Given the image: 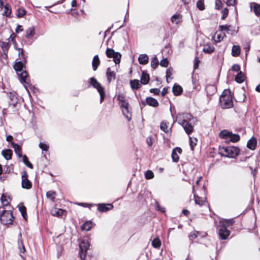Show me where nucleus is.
<instances>
[{
  "label": "nucleus",
  "instance_id": "4c0bfd02",
  "mask_svg": "<svg viewBox=\"0 0 260 260\" xmlns=\"http://www.w3.org/2000/svg\"><path fill=\"white\" fill-rule=\"evenodd\" d=\"M240 53V48L239 46L234 45L232 49V55L233 56H237Z\"/></svg>",
  "mask_w": 260,
  "mask_h": 260
},
{
  "label": "nucleus",
  "instance_id": "1a4fd4ad",
  "mask_svg": "<svg viewBox=\"0 0 260 260\" xmlns=\"http://www.w3.org/2000/svg\"><path fill=\"white\" fill-rule=\"evenodd\" d=\"M21 186L22 188L27 189H30L32 187L31 183L28 179V175L25 171L23 172L21 175Z\"/></svg>",
  "mask_w": 260,
  "mask_h": 260
},
{
  "label": "nucleus",
  "instance_id": "c9c22d12",
  "mask_svg": "<svg viewBox=\"0 0 260 260\" xmlns=\"http://www.w3.org/2000/svg\"><path fill=\"white\" fill-rule=\"evenodd\" d=\"M131 87L133 89H138L140 87V84L138 80L135 79L130 81Z\"/></svg>",
  "mask_w": 260,
  "mask_h": 260
},
{
  "label": "nucleus",
  "instance_id": "a19ab883",
  "mask_svg": "<svg viewBox=\"0 0 260 260\" xmlns=\"http://www.w3.org/2000/svg\"><path fill=\"white\" fill-rule=\"evenodd\" d=\"M160 129L164 132L168 133L171 129V127H169V123L162 121L160 124Z\"/></svg>",
  "mask_w": 260,
  "mask_h": 260
},
{
  "label": "nucleus",
  "instance_id": "6e6552de",
  "mask_svg": "<svg viewBox=\"0 0 260 260\" xmlns=\"http://www.w3.org/2000/svg\"><path fill=\"white\" fill-rule=\"evenodd\" d=\"M106 55L109 58H113L114 62L118 64L120 62L121 55L118 52H115L113 49L108 48L106 51Z\"/></svg>",
  "mask_w": 260,
  "mask_h": 260
},
{
  "label": "nucleus",
  "instance_id": "4d7b16f0",
  "mask_svg": "<svg viewBox=\"0 0 260 260\" xmlns=\"http://www.w3.org/2000/svg\"><path fill=\"white\" fill-rule=\"evenodd\" d=\"M215 35H217V39L216 40V42L221 41L223 39L224 36H225L224 34H222V31H221L219 32L217 31L215 34Z\"/></svg>",
  "mask_w": 260,
  "mask_h": 260
},
{
  "label": "nucleus",
  "instance_id": "9d476101",
  "mask_svg": "<svg viewBox=\"0 0 260 260\" xmlns=\"http://www.w3.org/2000/svg\"><path fill=\"white\" fill-rule=\"evenodd\" d=\"M113 208V206L111 204H99L98 205V210L101 212H106Z\"/></svg>",
  "mask_w": 260,
  "mask_h": 260
},
{
  "label": "nucleus",
  "instance_id": "3c124183",
  "mask_svg": "<svg viewBox=\"0 0 260 260\" xmlns=\"http://www.w3.org/2000/svg\"><path fill=\"white\" fill-rule=\"evenodd\" d=\"M1 202L3 206H8L9 205V202L7 198L4 194H3L1 197Z\"/></svg>",
  "mask_w": 260,
  "mask_h": 260
},
{
  "label": "nucleus",
  "instance_id": "5fc2aeb1",
  "mask_svg": "<svg viewBox=\"0 0 260 260\" xmlns=\"http://www.w3.org/2000/svg\"><path fill=\"white\" fill-rule=\"evenodd\" d=\"M155 208L156 210H158L162 213H164L165 212V208L164 207H161L158 203L156 201L155 202Z\"/></svg>",
  "mask_w": 260,
  "mask_h": 260
},
{
  "label": "nucleus",
  "instance_id": "393cba45",
  "mask_svg": "<svg viewBox=\"0 0 260 260\" xmlns=\"http://www.w3.org/2000/svg\"><path fill=\"white\" fill-rule=\"evenodd\" d=\"M100 63V60L98 55H95L92 59V66L93 71L96 70Z\"/></svg>",
  "mask_w": 260,
  "mask_h": 260
},
{
  "label": "nucleus",
  "instance_id": "72a5a7b5",
  "mask_svg": "<svg viewBox=\"0 0 260 260\" xmlns=\"http://www.w3.org/2000/svg\"><path fill=\"white\" fill-rule=\"evenodd\" d=\"M92 225L93 224L91 221H86L82 225L81 229L83 231H88L92 228Z\"/></svg>",
  "mask_w": 260,
  "mask_h": 260
},
{
  "label": "nucleus",
  "instance_id": "de8ad7c7",
  "mask_svg": "<svg viewBox=\"0 0 260 260\" xmlns=\"http://www.w3.org/2000/svg\"><path fill=\"white\" fill-rule=\"evenodd\" d=\"M199 232L196 231H193L190 233L189 235V238L190 240H193L196 238H197L199 235Z\"/></svg>",
  "mask_w": 260,
  "mask_h": 260
},
{
  "label": "nucleus",
  "instance_id": "20e7f679",
  "mask_svg": "<svg viewBox=\"0 0 260 260\" xmlns=\"http://www.w3.org/2000/svg\"><path fill=\"white\" fill-rule=\"evenodd\" d=\"M221 155L231 158H234L239 153L238 148L234 146L222 147L219 148Z\"/></svg>",
  "mask_w": 260,
  "mask_h": 260
},
{
  "label": "nucleus",
  "instance_id": "0e129e2a",
  "mask_svg": "<svg viewBox=\"0 0 260 260\" xmlns=\"http://www.w3.org/2000/svg\"><path fill=\"white\" fill-rule=\"evenodd\" d=\"M228 13L229 11L227 8H225L222 11V19H224L228 16Z\"/></svg>",
  "mask_w": 260,
  "mask_h": 260
},
{
  "label": "nucleus",
  "instance_id": "49530a36",
  "mask_svg": "<svg viewBox=\"0 0 260 260\" xmlns=\"http://www.w3.org/2000/svg\"><path fill=\"white\" fill-rule=\"evenodd\" d=\"M23 162L28 168L30 169L33 168L32 165L29 162L28 159L26 155L23 156Z\"/></svg>",
  "mask_w": 260,
  "mask_h": 260
},
{
  "label": "nucleus",
  "instance_id": "774afa93",
  "mask_svg": "<svg viewBox=\"0 0 260 260\" xmlns=\"http://www.w3.org/2000/svg\"><path fill=\"white\" fill-rule=\"evenodd\" d=\"M150 92L151 93H154L155 95H157V94H159V93L160 92V90H159V89H158L157 88H151L150 90Z\"/></svg>",
  "mask_w": 260,
  "mask_h": 260
},
{
  "label": "nucleus",
  "instance_id": "5701e85b",
  "mask_svg": "<svg viewBox=\"0 0 260 260\" xmlns=\"http://www.w3.org/2000/svg\"><path fill=\"white\" fill-rule=\"evenodd\" d=\"M35 34V29L34 26L28 27L26 30V38L28 39L32 38Z\"/></svg>",
  "mask_w": 260,
  "mask_h": 260
},
{
  "label": "nucleus",
  "instance_id": "b1692460",
  "mask_svg": "<svg viewBox=\"0 0 260 260\" xmlns=\"http://www.w3.org/2000/svg\"><path fill=\"white\" fill-rule=\"evenodd\" d=\"M250 7L253 8V11L257 16H260V5L255 3H252L250 4Z\"/></svg>",
  "mask_w": 260,
  "mask_h": 260
},
{
  "label": "nucleus",
  "instance_id": "4be33fe9",
  "mask_svg": "<svg viewBox=\"0 0 260 260\" xmlns=\"http://www.w3.org/2000/svg\"><path fill=\"white\" fill-rule=\"evenodd\" d=\"M232 132L228 130H223L219 133L220 138L226 140V141H229L231 134Z\"/></svg>",
  "mask_w": 260,
  "mask_h": 260
},
{
  "label": "nucleus",
  "instance_id": "79ce46f5",
  "mask_svg": "<svg viewBox=\"0 0 260 260\" xmlns=\"http://www.w3.org/2000/svg\"><path fill=\"white\" fill-rule=\"evenodd\" d=\"M240 140V136L239 135L233 134L231 133L229 141L235 143Z\"/></svg>",
  "mask_w": 260,
  "mask_h": 260
},
{
  "label": "nucleus",
  "instance_id": "6ab92c4d",
  "mask_svg": "<svg viewBox=\"0 0 260 260\" xmlns=\"http://www.w3.org/2000/svg\"><path fill=\"white\" fill-rule=\"evenodd\" d=\"M148 56L145 54L140 55L138 57V61L141 64H146L148 62Z\"/></svg>",
  "mask_w": 260,
  "mask_h": 260
},
{
  "label": "nucleus",
  "instance_id": "dca6fc26",
  "mask_svg": "<svg viewBox=\"0 0 260 260\" xmlns=\"http://www.w3.org/2000/svg\"><path fill=\"white\" fill-rule=\"evenodd\" d=\"M181 126L183 127L186 133L188 135L193 132V127L190 123H189V122L185 123L184 125L182 124Z\"/></svg>",
  "mask_w": 260,
  "mask_h": 260
},
{
  "label": "nucleus",
  "instance_id": "c756f323",
  "mask_svg": "<svg viewBox=\"0 0 260 260\" xmlns=\"http://www.w3.org/2000/svg\"><path fill=\"white\" fill-rule=\"evenodd\" d=\"M173 92L174 95H179L182 92V88L181 86L175 84L173 87Z\"/></svg>",
  "mask_w": 260,
  "mask_h": 260
},
{
  "label": "nucleus",
  "instance_id": "09e8293b",
  "mask_svg": "<svg viewBox=\"0 0 260 260\" xmlns=\"http://www.w3.org/2000/svg\"><path fill=\"white\" fill-rule=\"evenodd\" d=\"M197 8L201 11L205 9L204 0H199L197 3Z\"/></svg>",
  "mask_w": 260,
  "mask_h": 260
},
{
  "label": "nucleus",
  "instance_id": "a18cd8bd",
  "mask_svg": "<svg viewBox=\"0 0 260 260\" xmlns=\"http://www.w3.org/2000/svg\"><path fill=\"white\" fill-rule=\"evenodd\" d=\"M152 245L154 248H158L161 245V241L158 238H155L152 242Z\"/></svg>",
  "mask_w": 260,
  "mask_h": 260
},
{
  "label": "nucleus",
  "instance_id": "2f4dec72",
  "mask_svg": "<svg viewBox=\"0 0 260 260\" xmlns=\"http://www.w3.org/2000/svg\"><path fill=\"white\" fill-rule=\"evenodd\" d=\"M117 99L120 103V107L126 106L127 104H128V102L125 99L124 96L122 94H119L117 96Z\"/></svg>",
  "mask_w": 260,
  "mask_h": 260
},
{
  "label": "nucleus",
  "instance_id": "39448f33",
  "mask_svg": "<svg viewBox=\"0 0 260 260\" xmlns=\"http://www.w3.org/2000/svg\"><path fill=\"white\" fill-rule=\"evenodd\" d=\"M90 84L95 88L97 89L100 95V102L102 103L104 100L105 96V93L104 88L101 86L100 83L93 77L90 78Z\"/></svg>",
  "mask_w": 260,
  "mask_h": 260
},
{
  "label": "nucleus",
  "instance_id": "338daca9",
  "mask_svg": "<svg viewBox=\"0 0 260 260\" xmlns=\"http://www.w3.org/2000/svg\"><path fill=\"white\" fill-rule=\"evenodd\" d=\"M222 2L220 0H216L215 3L216 9H219L221 7Z\"/></svg>",
  "mask_w": 260,
  "mask_h": 260
},
{
  "label": "nucleus",
  "instance_id": "a878e982",
  "mask_svg": "<svg viewBox=\"0 0 260 260\" xmlns=\"http://www.w3.org/2000/svg\"><path fill=\"white\" fill-rule=\"evenodd\" d=\"M182 19L181 15L179 14H175L171 17V20L172 23L178 24L181 22Z\"/></svg>",
  "mask_w": 260,
  "mask_h": 260
},
{
  "label": "nucleus",
  "instance_id": "8fccbe9b",
  "mask_svg": "<svg viewBox=\"0 0 260 260\" xmlns=\"http://www.w3.org/2000/svg\"><path fill=\"white\" fill-rule=\"evenodd\" d=\"M197 140L196 138H192L189 137V144L191 150H193L194 147L196 145Z\"/></svg>",
  "mask_w": 260,
  "mask_h": 260
},
{
  "label": "nucleus",
  "instance_id": "13d9d810",
  "mask_svg": "<svg viewBox=\"0 0 260 260\" xmlns=\"http://www.w3.org/2000/svg\"><path fill=\"white\" fill-rule=\"evenodd\" d=\"M15 48L16 49H17L18 50H19V53H18L19 58L20 59H24V60L25 61V55H24L23 49H20V48L17 49L16 47H15Z\"/></svg>",
  "mask_w": 260,
  "mask_h": 260
},
{
  "label": "nucleus",
  "instance_id": "bf43d9fd",
  "mask_svg": "<svg viewBox=\"0 0 260 260\" xmlns=\"http://www.w3.org/2000/svg\"><path fill=\"white\" fill-rule=\"evenodd\" d=\"M192 84L193 85V88L196 90H199L200 89V85L198 83V82L196 80V79L194 77H192Z\"/></svg>",
  "mask_w": 260,
  "mask_h": 260
},
{
  "label": "nucleus",
  "instance_id": "f704fd0d",
  "mask_svg": "<svg viewBox=\"0 0 260 260\" xmlns=\"http://www.w3.org/2000/svg\"><path fill=\"white\" fill-rule=\"evenodd\" d=\"M215 48L214 46L209 44H206L204 46L203 50L204 52L207 53H211L214 51Z\"/></svg>",
  "mask_w": 260,
  "mask_h": 260
},
{
  "label": "nucleus",
  "instance_id": "69168bd1",
  "mask_svg": "<svg viewBox=\"0 0 260 260\" xmlns=\"http://www.w3.org/2000/svg\"><path fill=\"white\" fill-rule=\"evenodd\" d=\"M232 70L234 72H238L240 70V67L238 64H234L232 67Z\"/></svg>",
  "mask_w": 260,
  "mask_h": 260
},
{
  "label": "nucleus",
  "instance_id": "58836bf2",
  "mask_svg": "<svg viewBox=\"0 0 260 260\" xmlns=\"http://www.w3.org/2000/svg\"><path fill=\"white\" fill-rule=\"evenodd\" d=\"M159 64V61L156 56H154L151 60V67L153 69H155Z\"/></svg>",
  "mask_w": 260,
  "mask_h": 260
},
{
  "label": "nucleus",
  "instance_id": "e433bc0d",
  "mask_svg": "<svg viewBox=\"0 0 260 260\" xmlns=\"http://www.w3.org/2000/svg\"><path fill=\"white\" fill-rule=\"evenodd\" d=\"M234 223L233 219H222L220 221L219 223L221 226H227L232 224Z\"/></svg>",
  "mask_w": 260,
  "mask_h": 260
},
{
  "label": "nucleus",
  "instance_id": "423d86ee",
  "mask_svg": "<svg viewBox=\"0 0 260 260\" xmlns=\"http://www.w3.org/2000/svg\"><path fill=\"white\" fill-rule=\"evenodd\" d=\"M193 118V116L188 113H180L176 116L175 121L180 125L189 122Z\"/></svg>",
  "mask_w": 260,
  "mask_h": 260
},
{
  "label": "nucleus",
  "instance_id": "ddd939ff",
  "mask_svg": "<svg viewBox=\"0 0 260 260\" xmlns=\"http://www.w3.org/2000/svg\"><path fill=\"white\" fill-rule=\"evenodd\" d=\"M230 234V232L225 227H222L219 230V235L222 240L226 239Z\"/></svg>",
  "mask_w": 260,
  "mask_h": 260
},
{
  "label": "nucleus",
  "instance_id": "a211bd4d",
  "mask_svg": "<svg viewBox=\"0 0 260 260\" xmlns=\"http://www.w3.org/2000/svg\"><path fill=\"white\" fill-rule=\"evenodd\" d=\"M219 28L220 31H222L224 30L229 34H233V32L234 31V30L231 25H220L219 26Z\"/></svg>",
  "mask_w": 260,
  "mask_h": 260
},
{
  "label": "nucleus",
  "instance_id": "864d4df0",
  "mask_svg": "<svg viewBox=\"0 0 260 260\" xmlns=\"http://www.w3.org/2000/svg\"><path fill=\"white\" fill-rule=\"evenodd\" d=\"M145 176L146 179H150L154 177V174L151 170H147L145 173Z\"/></svg>",
  "mask_w": 260,
  "mask_h": 260
},
{
  "label": "nucleus",
  "instance_id": "603ef678",
  "mask_svg": "<svg viewBox=\"0 0 260 260\" xmlns=\"http://www.w3.org/2000/svg\"><path fill=\"white\" fill-rule=\"evenodd\" d=\"M19 210L20 212H21V215L23 216V217L26 220V208L24 206H22L19 207Z\"/></svg>",
  "mask_w": 260,
  "mask_h": 260
},
{
  "label": "nucleus",
  "instance_id": "cd10ccee",
  "mask_svg": "<svg viewBox=\"0 0 260 260\" xmlns=\"http://www.w3.org/2000/svg\"><path fill=\"white\" fill-rule=\"evenodd\" d=\"M47 198L54 203L56 198V192L54 191L49 190L46 193Z\"/></svg>",
  "mask_w": 260,
  "mask_h": 260
},
{
  "label": "nucleus",
  "instance_id": "4468645a",
  "mask_svg": "<svg viewBox=\"0 0 260 260\" xmlns=\"http://www.w3.org/2000/svg\"><path fill=\"white\" fill-rule=\"evenodd\" d=\"M146 103L150 106L153 107H156L158 106V102L157 101L153 98L148 97L146 99Z\"/></svg>",
  "mask_w": 260,
  "mask_h": 260
},
{
  "label": "nucleus",
  "instance_id": "2eb2a0df",
  "mask_svg": "<svg viewBox=\"0 0 260 260\" xmlns=\"http://www.w3.org/2000/svg\"><path fill=\"white\" fill-rule=\"evenodd\" d=\"M257 141L255 138L252 137L250 140H248L247 146L248 148L251 150H254L256 146Z\"/></svg>",
  "mask_w": 260,
  "mask_h": 260
},
{
  "label": "nucleus",
  "instance_id": "bb28decb",
  "mask_svg": "<svg viewBox=\"0 0 260 260\" xmlns=\"http://www.w3.org/2000/svg\"><path fill=\"white\" fill-rule=\"evenodd\" d=\"M13 148L14 149L15 153L18 155V156L20 157L22 156V151L21 148L19 145L17 144H15L13 142L11 143Z\"/></svg>",
  "mask_w": 260,
  "mask_h": 260
},
{
  "label": "nucleus",
  "instance_id": "c85d7f7f",
  "mask_svg": "<svg viewBox=\"0 0 260 260\" xmlns=\"http://www.w3.org/2000/svg\"><path fill=\"white\" fill-rule=\"evenodd\" d=\"M245 80V75L242 72H240L235 77V81L241 83Z\"/></svg>",
  "mask_w": 260,
  "mask_h": 260
},
{
  "label": "nucleus",
  "instance_id": "f8f14e48",
  "mask_svg": "<svg viewBox=\"0 0 260 260\" xmlns=\"http://www.w3.org/2000/svg\"><path fill=\"white\" fill-rule=\"evenodd\" d=\"M182 149L179 147H176L172 151V158L174 162H178L179 159V154H181Z\"/></svg>",
  "mask_w": 260,
  "mask_h": 260
},
{
  "label": "nucleus",
  "instance_id": "f257e3e1",
  "mask_svg": "<svg viewBox=\"0 0 260 260\" xmlns=\"http://www.w3.org/2000/svg\"><path fill=\"white\" fill-rule=\"evenodd\" d=\"M219 100L222 109H229L233 106L232 96L229 90H224L223 91Z\"/></svg>",
  "mask_w": 260,
  "mask_h": 260
},
{
  "label": "nucleus",
  "instance_id": "ea45409f",
  "mask_svg": "<svg viewBox=\"0 0 260 260\" xmlns=\"http://www.w3.org/2000/svg\"><path fill=\"white\" fill-rule=\"evenodd\" d=\"M8 96L11 101V104L15 106L17 102V99L15 94L13 92H10Z\"/></svg>",
  "mask_w": 260,
  "mask_h": 260
},
{
  "label": "nucleus",
  "instance_id": "c03bdc74",
  "mask_svg": "<svg viewBox=\"0 0 260 260\" xmlns=\"http://www.w3.org/2000/svg\"><path fill=\"white\" fill-rule=\"evenodd\" d=\"M26 14V11L22 8H20L17 9L16 15L18 17L21 18L24 16Z\"/></svg>",
  "mask_w": 260,
  "mask_h": 260
},
{
  "label": "nucleus",
  "instance_id": "473e14b6",
  "mask_svg": "<svg viewBox=\"0 0 260 260\" xmlns=\"http://www.w3.org/2000/svg\"><path fill=\"white\" fill-rule=\"evenodd\" d=\"M149 81V76L148 74L145 73L144 72H142V77L141 78V83L143 84H146L148 83Z\"/></svg>",
  "mask_w": 260,
  "mask_h": 260
},
{
  "label": "nucleus",
  "instance_id": "e2e57ef3",
  "mask_svg": "<svg viewBox=\"0 0 260 260\" xmlns=\"http://www.w3.org/2000/svg\"><path fill=\"white\" fill-rule=\"evenodd\" d=\"M169 64V61L167 58L162 59L160 62V64L161 67H167Z\"/></svg>",
  "mask_w": 260,
  "mask_h": 260
},
{
  "label": "nucleus",
  "instance_id": "f3484780",
  "mask_svg": "<svg viewBox=\"0 0 260 260\" xmlns=\"http://www.w3.org/2000/svg\"><path fill=\"white\" fill-rule=\"evenodd\" d=\"M106 76L109 82L115 79V73L112 71L110 68L107 69Z\"/></svg>",
  "mask_w": 260,
  "mask_h": 260
},
{
  "label": "nucleus",
  "instance_id": "052dcab7",
  "mask_svg": "<svg viewBox=\"0 0 260 260\" xmlns=\"http://www.w3.org/2000/svg\"><path fill=\"white\" fill-rule=\"evenodd\" d=\"M39 147L43 151H47L48 150L49 146L46 144L40 143Z\"/></svg>",
  "mask_w": 260,
  "mask_h": 260
},
{
  "label": "nucleus",
  "instance_id": "f03ea898",
  "mask_svg": "<svg viewBox=\"0 0 260 260\" xmlns=\"http://www.w3.org/2000/svg\"><path fill=\"white\" fill-rule=\"evenodd\" d=\"M23 67V63L21 61H18L14 64V69L17 72V74L20 78V81L21 82L28 84L30 82V79L28 77V73L25 71H22Z\"/></svg>",
  "mask_w": 260,
  "mask_h": 260
},
{
  "label": "nucleus",
  "instance_id": "412c9836",
  "mask_svg": "<svg viewBox=\"0 0 260 260\" xmlns=\"http://www.w3.org/2000/svg\"><path fill=\"white\" fill-rule=\"evenodd\" d=\"M64 212V210L62 209L54 208L52 209L51 214L53 216L60 217L63 215Z\"/></svg>",
  "mask_w": 260,
  "mask_h": 260
},
{
  "label": "nucleus",
  "instance_id": "6e6d98bb",
  "mask_svg": "<svg viewBox=\"0 0 260 260\" xmlns=\"http://www.w3.org/2000/svg\"><path fill=\"white\" fill-rule=\"evenodd\" d=\"M172 71H173V69L171 68L168 69L166 71V77L167 81L168 82H169V78H171V77L172 75Z\"/></svg>",
  "mask_w": 260,
  "mask_h": 260
},
{
  "label": "nucleus",
  "instance_id": "7c9ffc66",
  "mask_svg": "<svg viewBox=\"0 0 260 260\" xmlns=\"http://www.w3.org/2000/svg\"><path fill=\"white\" fill-rule=\"evenodd\" d=\"M11 13V8L9 4H7L4 6V11L3 13L4 16L9 17Z\"/></svg>",
  "mask_w": 260,
  "mask_h": 260
},
{
  "label": "nucleus",
  "instance_id": "aec40b11",
  "mask_svg": "<svg viewBox=\"0 0 260 260\" xmlns=\"http://www.w3.org/2000/svg\"><path fill=\"white\" fill-rule=\"evenodd\" d=\"M13 152L11 149H6L2 151V154L6 160H10L12 158Z\"/></svg>",
  "mask_w": 260,
  "mask_h": 260
},
{
  "label": "nucleus",
  "instance_id": "680f3d73",
  "mask_svg": "<svg viewBox=\"0 0 260 260\" xmlns=\"http://www.w3.org/2000/svg\"><path fill=\"white\" fill-rule=\"evenodd\" d=\"M1 47L4 52L7 51L9 47V44L7 42H3Z\"/></svg>",
  "mask_w": 260,
  "mask_h": 260
},
{
  "label": "nucleus",
  "instance_id": "9b49d317",
  "mask_svg": "<svg viewBox=\"0 0 260 260\" xmlns=\"http://www.w3.org/2000/svg\"><path fill=\"white\" fill-rule=\"evenodd\" d=\"M120 108L123 115L127 119V120L129 121L132 118V114L129 111V104H128L126 106H122Z\"/></svg>",
  "mask_w": 260,
  "mask_h": 260
},
{
  "label": "nucleus",
  "instance_id": "0eeeda50",
  "mask_svg": "<svg viewBox=\"0 0 260 260\" xmlns=\"http://www.w3.org/2000/svg\"><path fill=\"white\" fill-rule=\"evenodd\" d=\"M89 242L87 239H83L79 244L80 256L82 260L86 257V252L89 247Z\"/></svg>",
  "mask_w": 260,
  "mask_h": 260
},
{
  "label": "nucleus",
  "instance_id": "7ed1b4c3",
  "mask_svg": "<svg viewBox=\"0 0 260 260\" xmlns=\"http://www.w3.org/2000/svg\"><path fill=\"white\" fill-rule=\"evenodd\" d=\"M14 218L11 210H5L4 207L0 208V220L2 223L5 225H11L13 224Z\"/></svg>",
  "mask_w": 260,
  "mask_h": 260
},
{
  "label": "nucleus",
  "instance_id": "37998d69",
  "mask_svg": "<svg viewBox=\"0 0 260 260\" xmlns=\"http://www.w3.org/2000/svg\"><path fill=\"white\" fill-rule=\"evenodd\" d=\"M194 201L196 204H198L199 205H203L205 202V200L201 198L200 197L196 196L195 193H194Z\"/></svg>",
  "mask_w": 260,
  "mask_h": 260
}]
</instances>
